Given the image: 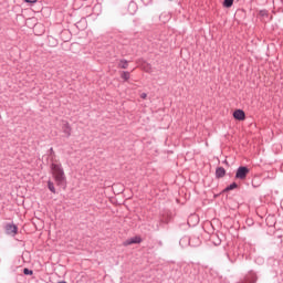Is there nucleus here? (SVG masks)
Segmentation results:
<instances>
[{
    "label": "nucleus",
    "mask_w": 283,
    "mask_h": 283,
    "mask_svg": "<svg viewBox=\"0 0 283 283\" xmlns=\"http://www.w3.org/2000/svg\"><path fill=\"white\" fill-rule=\"evenodd\" d=\"M238 186H237V184H231V186H228V188H227V190H233V189H235Z\"/></svg>",
    "instance_id": "14"
},
{
    "label": "nucleus",
    "mask_w": 283,
    "mask_h": 283,
    "mask_svg": "<svg viewBox=\"0 0 283 283\" xmlns=\"http://www.w3.org/2000/svg\"><path fill=\"white\" fill-rule=\"evenodd\" d=\"M232 4H233V0H224V2H223V6L226 8H231Z\"/></svg>",
    "instance_id": "13"
},
{
    "label": "nucleus",
    "mask_w": 283,
    "mask_h": 283,
    "mask_svg": "<svg viewBox=\"0 0 283 283\" xmlns=\"http://www.w3.org/2000/svg\"><path fill=\"white\" fill-rule=\"evenodd\" d=\"M50 154L54 155V148H50Z\"/></svg>",
    "instance_id": "17"
},
{
    "label": "nucleus",
    "mask_w": 283,
    "mask_h": 283,
    "mask_svg": "<svg viewBox=\"0 0 283 283\" xmlns=\"http://www.w3.org/2000/svg\"><path fill=\"white\" fill-rule=\"evenodd\" d=\"M129 77H130L129 72H127V71H123V72H122L120 78H123L124 81H128Z\"/></svg>",
    "instance_id": "11"
},
{
    "label": "nucleus",
    "mask_w": 283,
    "mask_h": 283,
    "mask_svg": "<svg viewBox=\"0 0 283 283\" xmlns=\"http://www.w3.org/2000/svg\"><path fill=\"white\" fill-rule=\"evenodd\" d=\"M48 189L52 192V193H56V188H54V182L52 181H48Z\"/></svg>",
    "instance_id": "10"
},
{
    "label": "nucleus",
    "mask_w": 283,
    "mask_h": 283,
    "mask_svg": "<svg viewBox=\"0 0 283 283\" xmlns=\"http://www.w3.org/2000/svg\"><path fill=\"white\" fill-rule=\"evenodd\" d=\"M143 239L140 237H133L124 242V247H129L132 244H140Z\"/></svg>",
    "instance_id": "5"
},
{
    "label": "nucleus",
    "mask_w": 283,
    "mask_h": 283,
    "mask_svg": "<svg viewBox=\"0 0 283 283\" xmlns=\"http://www.w3.org/2000/svg\"><path fill=\"white\" fill-rule=\"evenodd\" d=\"M216 175L218 178H222L226 175L224 168H217Z\"/></svg>",
    "instance_id": "9"
},
{
    "label": "nucleus",
    "mask_w": 283,
    "mask_h": 283,
    "mask_svg": "<svg viewBox=\"0 0 283 283\" xmlns=\"http://www.w3.org/2000/svg\"><path fill=\"white\" fill-rule=\"evenodd\" d=\"M62 132L63 134H66L67 138L72 136V126H70V123L65 120L62 122Z\"/></svg>",
    "instance_id": "4"
},
{
    "label": "nucleus",
    "mask_w": 283,
    "mask_h": 283,
    "mask_svg": "<svg viewBox=\"0 0 283 283\" xmlns=\"http://www.w3.org/2000/svg\"><path fill=\"white\" fill-rule=\"evenodd\" d=\"M118 67H120V70H127V67H129V62L127 60H120Z\"/></svg>",
    "instance_id": "7"
},
{
    "label": "nucleus",
    "mask_w": 283,
    "mask_h": 283,
    "mask_svg": "<svg viewBox=\"0 0 283 283\" xmlns=\"http://www.w3.org/2000/svg\"><path fill=\"white\" fill-rule=\"evenodd\" d=\"M49 45H51V48H56L59 42L53 36H49Z\"/></svg>",
    "instance_id": "8"
},
{
    "label": "nucleus",
    "mask_w": 283,
    "mask_h": 283,
    "mask_svg": "<svg viewBox=\"0 0 283 283\" xmlns=\"http://www.w3.org/2000/svg\"><path fill=\"white\" fill-rule=\"evenodd\" d=\"M25 3H36V0H24Z\"/></svg>",
    "instance_id": "15"
},
{
    "label": "nucleus",
    "mask_w": 283,
    "mask_h": 283,
    "mask_svg": "<svg viewBox=\"0 0 283 283\" xmlns=\"http://www.w3.org/2000/svg\"><path fill=\"white\" fill-rule=\"evenodd\" d=\"M51 170L54 177L55 182L60 187H65L66 185V178H65V171L63 170V166L61 164H51Z\"/></svg>",
    "instance_id": "1"
},
{
    "label": "nucleus",
    "mask_w": 283,
    "mask_h": 283,
    "mask_svg": "<svg viewBox=\"0 0 283 283\" xmlns=\"http://www.w3.org/2000/svg\"><path fill=\"white\" fill-rule=\"evenodd\" d=\"M23 274L24 275H34V272L32 270L28 269V268H24L23 269Z\"/></svg>",
    "instance_id": "12"
},
{
    "label": "nucleus",
    "mask_w": 283,
    "mask_h": 283,
    "mask_svg": "<svg viewBox=\"0 0 283 283\" xmlns=\"http://www.w3.org/2000/svg\"><path fill=\"white\" fill-rule=\"evenodd\" d=\"M233 118L237 120H244L245 119V113L242 109H235L233 113Z\"/></svg>",
    "instance_id": "6"
},
{
    "label": "nucleus",
    "mask_w": 283,
    "mask_h": 283,
    "mask_svg": "<svg viewBox=\"0 0 283 283\" xmlns=\"http://www.w3.org/2000/svg\"><path fill=\"white\" fill-rule=\"evenodd\" d=\"M140 98H147V93H142Z\"/></svg>",
    "instance_id": "16"
},
{
    "label": "nucleus",
    "mask_w": 283,
    "mask_h": 283,
    "mask_svg": "<svg viewBox=\"0 0 283 283\" xmlns=\"http://www.w3.org/2000/svg\"><path fill=\"white\" fill-rule=\"evenodd\" d=\"M18 231H19V228L14 223H8L6 226V233L8 235H17Z\"/></svg>",
    "instance_id": "3"
},
{
    "label": "nucleus",
    "mask_w": 283,
    "mask_h": 283,
    "mask_svg": "<svg viewBox=\"0 0 283 283\" xmlns=\"http://www.w3.org/2000/svg\"><path fill=\"white\" fill-rule=\"evenodd\" d=\"M250 170L245 166H240L235 172V179L244 180L249 175Z\"/></svg>",
    "instance_id": "2"
}]
</instances>
